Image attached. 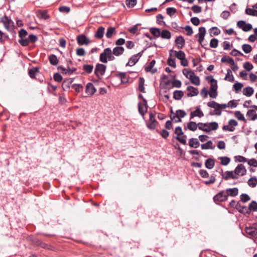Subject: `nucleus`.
I'll list each match as a JSON object with an SVG mask.
<instances>
[{
	"label": "nucleus",
	"mask_w": 257,
	"mask_h": 257,
	"mask_svg": "<svg viewBox=\"0 0 257 257\" xmlns=\"http://www.w3.org/2000/svg\"><path fill=\"white\" fill-rule=\"evenodd\" d=\"M115 59L114 55L111 50L109 48L105 49L103 52L100 55V60L104 63L107 62V59L109 61L113 60Z\"/></svg>",
	"instance_id": "nucleus-1"
},
{
	"label": "nucleus",
	"mask_w": 257,
	"mask_h": 257,
	"mask_svg": "<svg viewBox=\"0 0 257 257\" xmlns=\"http://www.w3.org/2000/svg\"><path fill=\"white\" fill-rule=\"evenodd\" d=\"M210 97L215 98L218 95L217 91L218 88L217 82L211 76H210Z\"/></svg>",
	"instance_id": "nucleus-2"
},
{
	"label": "nucleus",
	"mask_w": 257,
	"mask_h": 257,
	"mask_svg": "<svg viewBox=\"0 0 257 257\" xmlns=\"http://www.w3.org/2000/svg\"><path fill=\"white\" fill-rule=\"evenodd\" d=\"M1 21L3 23L5 28L10 32H12L14 30V23L8 17L5 16L1 19Z\"/></svg>",
	"instance_id": "nucleus-3"
},
{
	"label": "nucleus",
	"mask_w": 257,
	"mask_h": 257,
	"mask_svg": "<svg viewBox=\"0 0 257 257\" xmlns=\"http://www.w3.org/2000/svg\"><path fill=\"white\" fill-rule=\"evenodd\" d=\"M244 230L247 237L257 238V228L256 227L252 226H246Z\"/></svg>",
	"instance_id": "nucleus-4"
},
{
	"label": "nucleus",
	"mask_w": 257,
	"mask_h": 257,
	"mask_svg": "<svg viewBox=\"0 0 257 257\" xmlns=\"http://www.w3.org/2000/svg\"><path fill=\"white\" fill-rule=\"evenodd\" d=\"M210 107L214 109L213 111H210V114L220 115L221 114V107L220 104L212 101L210 102Z\"/></svg>",
	"instance_id": "nucleus-5"
},
{
	"label": "nucleus",
	"mask_w": 257,
	"mask_h": 257,
	"mask_svg": "<svg viewBox=\"0 0 257 257\" xmlns=\"http://www.w3.org/2000/svg\"><path fill=\"white\" fill-rule=\"evenodd\" d=\"M58 69L63 74L66 75H70L76 71V68L74 67L70 68L69 65H65V66H59Z\"/></svg>",
	"instance_id": "nucleus-6"
},
{
	"label": "nucleus",
	"mask_w": 257,
	"mask_h": 257,
	"mask_svg": "<svg viewBox=\"0 0 257 257\" xmlns=\"http://www.w3.org/2000/svg\"><path fill=\"white\" fill-rule=\"evenodd\" d=\"M237 125V121L235 119H231L229 120L228 125L223 126L222 130L225 131L233 132L235 129V127Z\"/></svg>",
	"instance_id": "nucleus-7"
},
{
	"label": "nucleus",
	"mask_w": 257,
	"mask_h": 257,
	"mask_svg": "<svg viewBox=\"0 0 257 257\" xmlns=\"http://www.w3.org/2000/svg\"><path fill=\"white\" fill-rule=\"evenodd\" d=\"M138 110L139 113L142 116L143 118H145V114L148 110V104L146 99H144V102H139Z\"/></svg>",
	"instance_id": "nucleus-8"
},
{
	"label": "nucleus",
	"mask_w": 257,
	"mask_h": 257,
	"mask_svg": "<svg viewBox=\"0 0 257 257\" xmlns=\"http://www.w3.org/2000/svg\"><path fill=\"white\" fill-rule=\"evenodd\" d=\"M149 116L150 122L147 123V126L149 129L154 130L156 128L157 123V121L155 119V115L153 112H150Z\"/></svg>",
	"instance_id": "nucleus-9"
},
{
	"label": "nucleus",
	"mask_w": 257,
	"mask_h": 257,
	"mask_svg": "<svg viewBox=\"0 0 257 257\" xmlns=\"http://www.w3.org/2000/svg\"><path fill=\"white\" fill-rule=\"evenodd\" d=\"M206 34V29L204 27H200L199 29V33L196 35V37H198V41L200 44L202 45V47H204V48L206 49V48L204 46L205 45L203 44L204 38Z\"/></svg>",
	"instance_id": "nucleus-10"
},
{
	"label": "nucleus",
	"mask_w": 257,
	"mask_h": 257,
	"mask_svg": "<svg viewBox=\"0 0 257 257\" xmlns=\"http://www.w3.org/2000/svg\"><path fill=\"white\" fill-rule=\"evenodd\" d=\"M171 119H174L177 118H178L177 121H181V118L184 117L186 115V113L185 112V111L180 109L177 110L175 113L173 112L172 110H171Z\"/></svg>",
	"instance_id": "nucleus-11"
},
{
	"label": "nucleus",
	"mask_w": 257,
	"mask_h": 257,
	"mask_svg": "<svg viewBox=\"0 0 257 257\" xmlns=\"http://www.w3.org/2000/svg\"><path fill=\"white\" fill-rule=\"evenodd\" d=\"M227 199L226 193L224 191H221L216 194L214 197L213 200L215 202L225 201Z\"/></svg>",
	"instance_id": "nucleus-12"
},
{
	"label": "nucleus",
	"mask_w": 257,
	"mask_h": 257,
	"mask_svg": "<svg viewBox=\"0 0 257 257\" xmlns=\"http://www.w3.org/2000/svg\"><path fill=\"white\" fill-rule=\"evenodd\" d=\"M78 44L79 45H86L89 44L90 41L88 38L84 35H79L76 37Z\"/></svg>",
	"instance_id": "nucleus-13"
},
{
	"label": "nucleus",
	"mask_w": 257,
	"mask_h": 257,
	"mask_svg": "<svg viewBox=\"0 0 257 257\" xmlns=\"http://www.w3.org/2000/svg\"><path fill=\"white\" fill-rule=\"evenodd\" d=\"M236 176H243L246 174V170L244 166L241 164H238L234 170Z\"/></svg>",
	"instance_id": "nucleus-14"
},
{
	"label": "nucleus",
	"mask_w": 257,
	"mask_h": 257,
	"mask_svg": "<svg viewBox=\"0 0 257 257\" xmlns=\"http://www.w3.org/2000/svg\"><path fill=\"white\" fill-rule=\"evenodd\" d=\"M176 58L180 60L181 64H187V60L185 59V54L182 51H175Z\"/></svg>",
	"instance_id": "nucleus-15"
},
{
	"label": "nucleus",
	"mask_w": 257,
	"mask_h": 257,
	"mask_svg": "<svg viewBox=\"0 0 257 257\" xmlns=\"http://www.w3.org/2000/svg\"><path fill=\"white\" fill-rule=\"evenodd\" d=\"M222 177L225 180H227L229 179H236L238 178V176H236V174L234 172V171H225L222 174Z\"/></svg>",
	"instance_id": "nucleus-16"
},
{
	"label": "nucleus",
	"mask_w": 257,
	"mask_h": 257,
	"mask_svg": "<svg viewBox=\"0 0 257 257\" xmlns=\"http://www.w3.org/2000/svg\"><path fill=\"white\" fill-rule=\"evenodd\" d=\"M73 81L74 78L65 79L62 84V87L64 91L68 90L71 87H72Z\"/></svg>",
	"instance_id": "nucleus-17"
},
{
	"label": "nucleus",
	"mask_w": 257,
	"mask_h": 257,
	"mask_svg": "<svg viewBox=\"0 0 257 257\" xmlns=\"http://www.w3.org/2000/svg\"><path fill=\"white\" fill-rule=\"evenodd\" d=\"M40 74L39 68L38 67H33L29 70V75L31 78L37 79V76Z\"/></svg>",
	"instance_id": "nucleus-18"
},
{
	"label": "nucleus",
	"mask_w": 257,
	"mask_h": 257,
	"mask_svg": "<svg viewBox=\"0 0 257 257\" xmlns=\"http://www.w3.org/2000/svg\"><path fill=\"white\" fill-rule=\"evenodd\" d=\"M204 114L202 110L200 109L199 106H197L196 108V109L194 111H192L190 113V119H192L194 117H198L199 118L203 116Z\"/></svg>",
	"instance_id": "nucleus-19"
},
{
	"label": "nucleus",
	"mask_w": 257,
	"mask_h": 257,
	"mask_svg": "<svg viewBox=\"0 0 257 257\" xmlns=\"http://www.w3.org/2000/svg\"><path fill=\"white\" fill-rule=\"evenodd\" d=\"M96 91V89L92 83H88L86 86L85 92L88 95H92Z\"/></svg>",
	"instance_id": "nucleus-20"
},
{
	"label": "nucleus",
	"mask_w": 257,
	"mask_h": 257,
	"mask_svg": "<svg viewBox=\"0 0 257 257\" xmlns=\"http://www.w3.org/2000/svg\"><path fill=\"white\" fill-rule=\"evenodd\" d=\"M105 70V65H96L95 73L97 76H99L104 73Z\"/></svg>",
	"instance_id": "nucleus-21"
},
{
	"label": "nucleus",
	"mask_w": 257,
	"mask_h": 257,
	"mask_svg": "<svg viewBox=\"0 0 257 257\" xmlns=\"http://www.w3.org/2000/svg\"><path fill=\"white\" fill-rule=\"evenodd\" d=\"M104 30L105 29L104 27L102 26L99 27L94 34V37L98 39H101L104 36Z\"/></svg>",
	"instance_id": "nucleus-22"
},
{
	"label": "nucleus",
	"mask_w": 257,
	"mask_h": 257,
	"mask_svg": "<svg viewBox=\"0 0 257 257\" xmlns=\"http://www.w3.org/2000/svg\"><path fill=\"white\" fill-rule=\"evenodd\" d=\"M143 52V51L141 52H140L136 55H133L129 60L128 62L126 64H130V63H132L133 64H136L138 61H139L141 56L142 55V53Z\"/></svg>",
	"instance_id": "nucleus-23"
},
{
	"label": "nucleus",
	"mask_w": 257,
	"mask_h": 257,
	"mask_svg": "<svg viewBox=\"0 0 257 257\" xmlns=\"http://www.w3.org/2000/svg\"><path fill=\"white\" fill-rule=\"evenodd\" d=\"M236 209L242 214H248L247 207L241 205L239 202L236 203Z\"/></svg>",
	"instance_id": "nucleus-24"
},
{
	"label": "nucleus",
	"mask_w": 257,
	"mask_h": 257,
	"mask_svg": "<svg viewBox=\"0 0 257 257\" xmlns=\"http://www.w3.org/2000/svg\"><path fill=\"white\" fill-rule=\"evenodd\" d=\"M175 44L178 48L182 49L185 44V40L184 38L181 36L177 37L175 40Z\"/></svg>",
	"instance_id": "nucleus-25"
},
{
	"label": "nucleus",
	"mask_w": 257,
	"mask_h": 257,
	"mask_svg": "<svg viewBox=\"0 0 257 257\" xmlns=\"http://www.w3.org/2000/svg\"><path fill=\"white\" fill-rule=\"evenodd\" d=\"M37 17L39 18L40 19H43L45 20H47L49 18L50 16L48 14V11H42L41 10H39L37 11Z\"/></svg>",
	"instance_id": "nucleus-26"
},
{
	"label": "nucleus",
	"mask_w": 257,
	"mask_h": 257,
	"mask_svg": "<svg viewBox=\"0 0 257 257\" xmlns=\"http://www.w3.org/2000/svg\"><path fill=\"white\" fill-rule=\"evenodd\" d=\"M238 190L237 188H233L227 189L225 192L226 193L227 197L228 196L234 197L238 194Z\"/></svg>",
	"instance_id": "nucleus-27"
},
{
	"label": "nucleus",
	"mask_w": 257,
	"mask_h": 257,
	"mask_svg": "<svg viewBox=\"0 0 257 257\" xmlns=\"http://www.w3.org/2000/svg\"><path fill=\"white\" fill-rule=\"evenodd\" d=\"M187 90L189 91L187 94L188 96H194L197 95L198 94V91L197 88L195 87L189 86L187 87Z\"/></svg>",
	"instance_id": "nucleus-28"
},
{
	"label": "nucleus",
	"mask_w": 257,
	"mask_h": 257,
	"mask_svg": "<svg viewBox=\"0 0 257 257\" xmlns=\"http://www.w3.org/2000/svg\"><path fill=\"white\" fill-rule=\"evenodd\" d=\"M246 116L248 117L249 120H255L257 119V114L255 113L254 110L249 109L246 113Z\"/></svg>",
	"instance_id": "nucleus-29"
},
{
	"label": "nucleus",
	"mask_w": 257,
	"mask_h": 257,
	"mask_svg": "<svg viewBox=\"0 0 257 257\" xmlns=\"http://www.w3.org/2000/svg\"><path fill=\"white\" fill-rule=\"evenodd\" d=\"M189 146L193 148H197L200 145L197 139L191 138L189 140L188 143Z\"/></svg>",
	"instance_id": "nucleus-30"
},
{
	"label": "nucleus",
	"mask_w": 257,
	"mask_h": 257,
	"mask_svg": "<svg viewBox=\"0 0 257 257\" xmlns=\"http://www.w3.org/2000/svg\"><path fill=\"white\" fill-rule=\"evenodd\" d=\"M116 33V29L115 27H110L107 29V32L105 34L106 37L108 38H111L113 35Z\"/></svg>",
	"instance_id": "nucleus-31"
},
{
	"label": "nucleus",
	"mask_w": 257,
	"mask_h": 257,
	"mask_svg": "<svg viewBox=\"0 0 257 257\" xmlns=\"http://www.w3.org/2000/svg\"><path fill=\"white\" fill-rule=\"evenodd\" d=\"M248 214H250L252 211L257 210V203L255 201H252L249 204L248 207H247Z\"/></svg>",
	"instance_id": "nucleus-32"
},
{
	"label": "nucleus",
	"mask_w": 257,
	"mask_h": 257,
	"mask_svg": "<svg viewBox=\"0 0 257 257\" xmlns=\"http://www.w3.org/2000/svg\"><path fill=\"white\" fill-rule=\"evenodd\" d=\"M254 92V90L251 87H246L243 90V94L247 97L251 96Z\"/></svg>",
	"instance_id": "nucleus-33"
},
{
	"label": "nucleus",
	"mask_w": 257,
	"mask_h": 257,
	"mask_svg": "<svg viewBox=\"0 0 257 257\" xmlns=\"http://www.w3.org/2000/svg\"><path fill=\"white\" fill-rule=\"evenodd\" d=\"M124 52V48L121 46L115 47L113 48L112 52L113 54L116 56H118L122 54Z\"/></svg>",
	"instance_id": "nucleus-34"
},
{
	"label": "nucleus",
	"mask_w": 257,
	"mask_h": 257,
	"mask_svg": "<svg viewBox=\"0 0 257 257\" xmlns=\"http://www.w3.org/2000/svg\"><path fill=\"white\" fill-rule=\"evenodd\" d=\"M189 76L192 83L196 85H199L200 80L198 77L194 76V73L192 72H190Z\"/></svg>",
	"instance_id": "nucleus-35"
},
{
	"label": "nucleus",
	"mask_w": 257,
	"mask_h": 257,
	"mask_svg": "<svg viewBox=\"0 0 257 257\" xmlns=\"http://www.w3.org/2000/svg\"><path fill=\"white\" fill-rule=\"evenodd\" d=\"M145 79L143 77H140L139 81V90L142 93H145V88L144 87Z\"/></svg>",
	"instance_id": "nucleus-36"
},
{
	"label": "nucleus",
	"mask_w": 257,
	"mask_h": 257,
	"mask_svg": "<svg viewBox=\"0 0 257 257\" xmlns=\"http://www.w3.org/2000/svg\"><path fill=\"white\" fill-rule=\"evenodd\" d=\"M160 36L163 39H169L171 37V34L168 30H163L161 32Z\"/></svg>",
	"instance_id": "nucleus-37"
},
{
	"label": "nucleus",
	"mask_w": 257,
	"mask_h": 257,
	"mask_svg": "<svg viewBox=\"0 0 257 257\" xmlns=\"http://www.w3.org/2000/svg\"><path fill=\"white\" fill-rule=\"evenodd\" d=\"M183 92L181 90H175L173 93V98L175 100H180L183 96Z\"/></svg>",
	"instance_id": "nucleus-38"
},
{
	"label": "nucleus",
	"mask_w": 257,
	"mask_h": 257,
	"mask_svg": "<svg viewBox=\"0 0 257 257\" xmlns=\"http://www.w3.org/2000/svg\"><path fill=\"white\" fill-rule=\"evenodd\" d=\"M224 79L226 81H229V82H233L234 81V77L233 75L232 74V70L230 69H228L227 71V73L225 75Z\"/></svg>",
	"instance_id": "nucleus-39"
},
{
	"label": "nucleus",
	"mask_w": 257,
	"mask_h": 257,
	"mask_svg": "<svg viewBox=\"0 0 257 257\" xmlns=\"http://www.w3.org/2000/svg\"><path fill=\"white\" fill-rule=\"evenodd\" d=\"M218 159L220 161V164L223 166L227 165L230 162V159L226 156L219 157Z\"/></svg>",
	"instance_id": "nucleus-40"
},
{
	"label": "nucleus",
	"mask_w": 257,
	"mask_h": 257,
	"mask_svg": "<svg viewBox=\"0 0 257 257\" xmlns=\"http://www.w3.org/2000/svg\"><path fill=\"white\" fill-rule=\"evenodd\" d=\"M154 65H146L145 67V70L146 72H150L151 74H154L157 72V69L154 68Z\"/></svg>",
	"instance_id": "nucleus-41"
},
{
	"label": "nucleus",
	"mask_w": 257,
	"mask_h": 257,
	"mask_svg": "<svg viewBox=\"0 0 257 257\" xmlns=\"http://www.w3.org/2000/svg\"><path fill=\"white\" fill-rule=\"evenodd\" d=\"M221 62L222 63H227L228 64H234L233 59L228 56L223 57L221 59Z\"/></svg>",
	"instance_id": "nucleus-42"
},
{
	"label": "nucleus",
	"mask_w": 257,
	"mask_h": 257,
	"mask_svg": "<svg viewBox=\"0 0 257 257\" xmlns=\"http://www.w3.org/2000/svg\"><path fill=\"white\" fill-rule=\"evenodd\" d=\"M245 13L247 15L257 17V10L246 8Z\"/></svg>",
	"instance_id": "nucleus-43"
},
{
	"label": "nucleus",
	"mask_w": 257,
	"mask_h": 257,
	"mask_svg": "<svg viewBox=\"0 0 257 257\" xmlns=\"http://www.w3.org/2000/svg\"><path fill=\"white\" fill-rule=\"evenodd\" d=\"M150 31L154 37H159L160 36L161 32L159 29L156 28H151Z\"/></svg>",
	"instance_id": "nucleus-44"
},
{
	"label": "nucleus",
	"mask_w": 257,
	"mask_h": 257,
	"mask_svg": "<svg viewBox=\"0 0 257 257\" xmlns=\"http://www.w3.org/2000/svg\"><path fill=\"white\" fill-rule=\"evenodd\" d=\"M49 60L51 64H58V60L57 56L54 54H51L49 56Z\"/></svg>",
	"instance_id": "nucleus-45"
},
{
	"label": "nucleus",
	"mask_w": 257,
	"mask_h": 257,
	"mask_svg": "<svg viewBox=\"0 0 257 257\" xmlns=\"http://www.w3.org/2000/svg\"><path fill=\"white\" fill-rule=\"evenodd\" d=\"M197 124L194 121H190L187 124V128L192 131H195L197 130Z\"/></svg>",
	"instance_id": "nucleus-46"
},
{
	"label": "nucleus",
	"mask_w": 257,
	"mask_h": 257,
	"mask_svg": "<svg viewBox=\"0 0 257 257\" xmlns=\"http://www.w3.org/2000/svg\"><path fill=\"white\" fill-rule=\"evenodd\" d=\"M9 38V36L7 34L0 30V42L1 44H4L5 42Z\"/></svg>",
	"instance_id": "nucleus-47"
},
{
	"label": "nucleus",
	"mask_w": 257,
	"mask_h": 257,
	"mask_svg": "<svg viewBox=\"0 0 257 257\" xmlns=\"http://www.w3.org/2000/svg\"><path fill=\"white\" fill-rule=\"evenodd\" d=\"M177 12V10L175 8L169 7L166 9V13L170 17H172Z\"/></svg>",
	"instance_id": "nucleus-48"
},
{
	"label": "nucleus",
	"mask_w": 257,
	"mask_h": 257,
	"mask_svg": "<svg viewBox=\"0 0 257 257\" xmlns=\"http://www.w3.org/2000/svg\"><path fill=\"white\" fill-rule=\"evenodd\" d=\"M257 184V179L256 178L251 177L248 181V185L251 187H255Z\"/></svg>",
	"instance_id": "nucleus-49"
},
{
	"label": "nucleus",
	"mask_w": 257,
	"mask_h": 257,
	"mask_svg": "<svg viewBox=\"0 0 257 257\" xmlns=\"http://www.w3.org/2000/svg\"><path fill=\"white\" fill-rule=\"evenodd\" d=\"M18 41L20 45L24 47L27 46L30 44L28 38H21Z\"/></svg>",
	"instance_id": "nucleus-50"
},
{
	"label": "nucleus",
	"mask_w": 257,
	"mask_h": 257,
	"mask_svg": "<svg viewBox=\"0 0 257 257\" xmlns=\"http://www.w3.org/2000/svg\"><path fill=\"white\" fill-rule=\"evenodd\" d=\"M242 49L246 54L250 53L252 50L251 46L248 44H243L242 46Z\"/></svg>",
	"instance_id": "nucleus-51"
},
{
	"label": "nucleus",
	"mask_w": 257,
	"mask_h": 257,
	"mask_svg": "<svg viewBox=\"0 0 257 257\" xmlns=\"http://www.w3.org/2000/svg\"><path fill=\"white\" fill-rule=\"evenodd\" d=\"M156 19H157V23L160 25H162V24H163L164 26H166V23L164 21H161V20H163L164 19V17L162 15V14H158L157 16H156Z\"/></svg>",
	"instance_id": "nucleus-52"
},
{
	"label": "nucleus",
	"mask_w": 257,
	"mask_h": 257,
	"mask_svg": "<svg viewBox=\"0 0 257 257\" xmlns=\"http://www.w3.org/2000/svg\"><path fill=\"white\" fill-rule=\"evenodd\" d=\"M234 115L238 120L245 121L244 115L239 111H235L234 112Z\"/></svg>",
	"instance_id": "nucleus-53"
},
{
	"label": "nucleus",
	"mask_w": 257,
	"mask_h": 257,
	"mask_svg": "<svg viewBox=\"0 0 257 257\" xmlns=\"http://www.w3.org/2000/svg\"><path fill=\"white\" fill-rule=\"evenodd\" d=\"M54 80L57 82H60L63 80L62 75L59 73H55L53 75Z\"/></svg>",
	"instance_id": "nucleus-54"
},
{
	"label": "nucleus",
	"mask_w": 257,
	"mask_h": 257,
	"mask_svg": "<svg viewBox=\"0 0 257 257\" xmlns=\"http://www.w3.org/2000/svg\"><path fill=\"white\" fill-rule=\"evenodd\" d=\"M210 31L213 36H217L220 33V30L216 27H214L210 29Z\"/></svg>",
	"instance_id": "nucleus-55"
},
{
	"label": "nucleus",
	"mask_w": 257,
	"mask_h": 257,
	"mask_svg": "<svg viewBox=\"0 0 257 257\" xmlns=\"http://www.w3.org/2000/svg\"><path fill=\"white\" fill-rule=\"evenodd\" d=\"M186 136L182 135V137H176V139L180 143L185 145L186 144Z\"/></svg>",
	"instance_id": "nucleus-56"
},
{
	"label": "nucleus",
	"mask_w": 257,
	"mask_h": 257,
	"mask_svg": "<svg viewBox=\"0 0 257 257\" xmlns=\"http://www.w3.org/2000/svg\"><path fill=\"white\" fill-rule=\"evenodd\" d=\"M158 133L165 139H167L169 135V132L165 129L162 130L161 132L158 131Z\"/></svg>",
	"instance_id": "nucleus-57"
},
{
	"label": "nucleus",
	"mask_w": 257,
	"mask_h": 257,
	"mask_svg": "<svg viewBox=\"0 0 257 257\" xmlns=\"http://www.w3.org/2000/svg\"><path fill=\"white\" fill-rule=\"evenodd\" d=\"M126 5L129 8H133L137 4V0H126Z\"/></svg>",
	"instance_id": "nucleus-58"
},
{
	"label": "nucleus",
	"mask_w": 257,
	"mask_h": 257,
	"mask_svg": "<svg viewBox=\"0 0 257 257\" xmlns=\"http://www.w3.org/2000/svg\"><path fill=\"white\" fill-rule=\"evenodd\" d=\"M28 39L30 43H34L38 40L37 36L33 34L30 35Z\"/></svg>",
	"instance_id": "nucleus-59"
},
{
	"label": "nucleus",
	"mask_w": 257,
	"mask_h": 257,
	"mask_svg": "<svg viewBox=\"0 0 257 257\" xmlns=\"http://www.w3.org/2000/svg\"><path fill=\"white\" fill-rule=\"evenodd\" d=\"M250 200V197L246 194H242L240 195V200L245 203Z\"/></svg>",
	"instance_id": "nucleus-60"
},
{
	"label": "nucleus",
	"mask_w": 257,
	"mask_h": 257,
	"mask_svg": "<svg viewBox=\"0 0 257 257\" xmlns=\"http://www.w3.org/2000/svg\"><path fill=\"white\" fill-rule=\"evenodd\" d=\"M72 88L74 89L76 92L79 93L82 89V86L80 84H73L72 85Z\"/></svg>",
	"instance_id": "nucleus-61"
},
{
	"label": "nucleus",
	"mask_w": 257,
	"mask_h": 257,
	"mask_svg": "<svg viewBox=\"0 0 257 257\" xmlns=\"http://www.w3.org/2000/svg\"><path fill=\"white\" fill-rule=\"evenodd\" d=\"M59 11L61 13H68L70 11V8L67 6H61L59 8Z\"/></svg>",
	"instance_id": "nucleus-62"
},
{
	"label": "nucleus",
	"mask_w": 257,
	"mask_h": 257,
	"mask_svg": "<svg viewBox=\"0 0 257 257\" xmlns=\"http://www.w3.org/2000/svg\"><path fill=\"white\" fill-rule=\"evenodd\" d=\"M28 35V32L27 31L24 29H21V30L19 32V37L20 38H24Z\"/></svg>",
	"instance_id": "nucleus-63"
},
{
	"label": "nucleus",
	"mask_w": 257,
	"mask_h": 257,
	"mask_svg": "<svg viewBox=\"0 0 257 257\" xmlns=\"http://www.w3.org/2000/svg\"><path fill=\"white\" fill-rule=\"evenodd\" d=\"M247 164L254 167H257V160L255 159H251L247 161Z\"/></svg>",
	"instance_id": "nucleus-64"
}]
</instances>
